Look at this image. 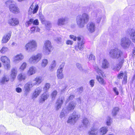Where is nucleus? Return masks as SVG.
Returning a JSON list of instances; mask_svg holds the SVG:
<instances>
[{"label":"nucleus","mask_w":135,"mask_h":135,"mask_svg":"<svg viewBox=\"0 0 135 135\" xmlns=\"http://www.w3.org/2000/svg\"><path fill=\"white\" fill-rule=\"evenodd\" d=\"M90 85L92 87H93L95 83L94 81V80H90L89 82Z\"/></svg>","instance_id":"obj_56"},{"label":"nucleus","mask_w":135,"mask_h":135,"mask_svg":"<svg viewBox=\"0 0 135 135\" xmlns=\"http://www.w3.org/2000/svg\"><path fill=\"white\" fill-rule=\"evenodd\" d=\"M76 66L81 71L82 70L81 66L80 64L77 63L76 64Z\"/></svg>","instance_id":"obj_54"},{"label":"nucleus","mask_w":135,"mask_h":135,"mask_svg":"<svg viewBox=\"0 0 135 135\" xmlns=\"http://www.w3.org/2000/svg\"><path fill=\"white\" fill-rule=\"evenodd\" d=\"M119 108L118 107H116L113 108L112 111L113 115L115 116L118 112Z\"/></svg>","instance_id":"obj_41"},{"label":"nucleus","mask_w":135,"mask_h":135,"mask_svg":"<svg viewBox=\"0 0 135 135\" xmlns=\"http://www.w3.org/2000/svg\"><path fill=\"white\" fill-rule=\"evenodd\" d=\"M77 100L79 103H80L81 102V100L80 98H78L77 99Z\"/></svg>","instance_id":"obj_61"},{"label":"nucleus","mask_w":135,"mask_h":135,"mask_svg":"<svg viewBox=\"0 0 135 135\" xmlns=\"http://www.w3.org/2000/svg\"><path fill=\"white\" fill-rule=\"evenodd\" d=\"M88 30L91 33L94 32L95 30V27L94 23L91 22L89 23L87 25Z\"/></svg>","instance_id":"obj_26"},{"label":"nucleus","mask_w":135,"mask_h":135,"mask_svg":"<svg viewBox=\"0 0 135 135\" xmlns=\"http://www.w3.org/2000/svg\"><path fill=\"white\" fill-rule=\"evenodd\" d=\"M37 47L36 42L32 40L27 44L25 46V49L28 52H31L35 51Z\"/></svg>","instance_id":"obj_5"},{"label":"nucleus","mask_w":135,"mask_h":135,"mask_svg":"<svg viewBox=\"0 0 135 135\" xmlns=\"http://www.w3.org/2000/svg\"><path fill=\"white\" fill-rule=\"evenodd\" d=\"M77 40L79 41L78 42V46H75V49L76 50H78V49L80 50H82L83 49V45L84 42L83 40H81V38L79 37H77Z\"/></svg>","instance_id":"obj_13"},{"label":"nucleus","mask_w":135,"mask_h":135,"mask_svg":"<svg viewBox=\"0 0 135 135\" xmlns=\"http://www.w3.org/2000/svg\"><path fill=\"white\" fill-rule=\"evenodd\" d=\"M45 25L46 26V29L49 30L51 27V24L49 22L46 21L45 23Z\"/></svg>","instance_id":"obj_45"},{"label":"nucleus","mask_w":135,"mask_h":135,"mask_svg":"<svg viewBox=\"0 0 135 135\" xmlns=\"http://www.w3.org/2000/svg\"><path fill=\"white\" fill-rule=\"evenodd\" d=\"M12 34L11 31H9L8 33L4 35L1 40V42L3 44L7 43L11 37Z\"/></svg>","instance_id":"obj_17"},{"label":"nucleus","mask_w":135,"mask_h":135,"mask_svg":"<svg viewBox=\"0 0 135 135\" xmlns=\"http://www.w3.org/2000/svg\"><path fill=\"white\" fill-rule=\"evenodd\" d=\"M109 56L113 59H117L118 60L123 58L122 51L117 48H114L110 50Z\"/></svg>","instance_id":"obj_2"},{"label":"nucleus","mask_w":135,"mask_h":135,"mask_svg":"<svg viewBox=\"0 0 135 135\" xmlns=\"http://www.w3.org/2000/svg\"><path fill=\"white\" fill-rule=\"evenodd\" d=\"M56 65V62L55 60H53L50 65V70L51 71H52L53 70L55 67Z\"/></svg>","instance_id":"obj_39"},{"label":"nucleus","mask_w":135,"mask_h":135,"mask_svg":"<svg viewBox=\"0 0 135 135\" xmlns=\"http://www.w3.org/2000/svg\"><path fill=\"white\" fill-rule=\"evenodd\" d=\"M79 128H80V129H81L83 128V126L82 125H80L79 126Z\"/></svg>","instance_id":"obj_63"},{"label":"nucleus","mask_w":135,"mask_h":135,"mask_svg":"<svg viewBox=\"0 0 135 135\" xmlns=\"http://www.w3.org/2000/svg\"><path fill=\"white\" fill-rule=\"evenodd\" d=\"M14 3V1L12 0H9L6 1L5 4L6 6L9 5V9L11 12L14 13H18L20 12L19 9Z\"/></svg>","instance_id":"obj_3"},{"label":"nucleus","mask_w":135,"mask_h":135,"mask_svg":"<svg viewBox=\"0 0 135 135\" xmlns=\"http://www.w3.org/2000/svg\"><path fill=\"white\" fill-rule=\"evenodd\" d=\"M50 87V84L49 83H46L43 88L44 91L47 92Z\"/></svg>","instance_id":"obj_40"},{"label":"nucleus","mask_w":135,"mask_h":135,"mask_svg":"<svg viewBox=\"0 0 135 135\" xmlns=\"http://www.w3.org/2000/svg\"><path fill=\"white\" fill-rule=\"evenodd\" d=\"M42 55L41 53L32 55L28 60V62L31 64H37L41 59Z\"/></svg>","instance_id":"obj_6"},{"label":"nucleus","mask_w":135,"mask_h":135,"mask_svg":"<svg viewBox=\"0 0 135 135\" xmlns=\"http://www.w3.org/2000/svg\"><path fill=\"white\" fill-rule=\"evenodd\" d=\"M36 71V68L33 66H32L29 68L27 72V74L28 75H31L35 74Z\"/></svg>","instance_id":"obj_28"},{"label":"nucleus","mask_w":135,"mask_h":135,"mask_svg":"<svg viewBox=\"0 0 135 135\" xmlns=\"http://www.w3.org/2000/svg\"><path fill=\"white\" fill-rule=\"evenodd\" d=\"M35 85V84L33 81H30L26 83L24 86L25 95L27 96L31 90L32 88Z\"/></svg>","instance_id":"obj_11"},{"label":"nucleus","mask_w":135,"mask_h":135,"mask_svg":"<svg viewBox=\"0 0 135 135\" xmlns=\"http://www.w3.org/2000/svg\"><path fill=\"white\" fill-rule=\"evenodd\" d=\"M68 19L66 17H64L59 18L58 20L57 24L58 25H64L67 22Z\"/></svg>","instance_id":"obj_22"},{"label":"nucleus","mask_w":135,"mask_h":135,"mask_svg":"<svg viewBox=\"0 0 135 135\" xmlns=\"http://www.w3.org/2000/svg\"><path fill=\"white\" fill-rule=\"evenodd\" d=\"M94 68L96 72L99 75H96V79L101 84H104L105 83L104 80L101 76H102V72L98 67L97 65H94Z\"/></svg>","instance_id":"obj_7"},{"label":"nucleus","mask_w":135,"mask_h":135,"mask_svg":"<svg viewBox=\"0 0 135 135\" xmlns=\"http://www.w3.org/2000/svg\"><path fill=\"white\" fill-rule=\"evenodd\" d=\"M109 66V63L106 59H104L102 62V67L103 68L106 69L108 68Z\"/></svg>","instance_id":"obj_32"},{"label":"nucleus","mask_w":135,"mask_h":135,"mask_svg":"<svg viewBox=\"0 0 135 135\" xmlns=\"http://www.w3.org/2000/svg\"><path fill=\"white\" fill-rule=\"evenodd\" d=\"M127 82V77L126 74L123 77V83L126 84Z\"/></svg>","instance_id":"obj_53"},{"label":"nucleus","mask_w":135,"mask_h":135,"mask_svg":"<svg viewBox=\"0 0 135 135\" xmlns=\"http://www.w3.org/2000/svg\"><path fill=\"white\" fill-rule=\"evenodd\" d=\"M74 97L73 95H70L69 98L67 99L66 101L68 102L70 100H72L74 98Z\"/></svg>","instance_id":"obj_55"},{"label":"nucleus","mask_w":135,"mask_h":135,"mask_svg":"<svg viewBox=\"0 0 135 135\" xmlns=\"http://www.w3.org/2000/svg\"><path fill=\"white\" fill-rule=\"evenodd\" d=\"M53 49L50 41L49 40H46L44 42L43 47V52L46 55L49 54Z\"/></svg>","instance_id":"obj_4"},{"label":"nucleus","mask_w":135,"mask_h":135,"mask_svg":"<svg viewBox=\"0 0 135 135\" xmlns=\"http://www.w3.org/2000/svg\"><path fill=\"white\" fill-rule=\"evenodd\" d=\"M18 19L16 18H12L9 19L8 21V23L11 26H15L19 24Z\"/></svg>","instance_id":"obj_16"},{"label":"nucleus","mask_w":135,"mask_h":135,"mask_svg":"<svg viewBox=\"0 0 135 135\" xmlns=\"http://www.w3.org/2000/svg\"><path fill=\"white\" fill-rule=\"evenodd\" d=\"M133 43L131 41L127 38L124 37L121 40L120 45L123 48H128Z\"/></svg>","instance_id":"obj_10"},{"label":"nucleus","mask_w":135,"mask_h":135,"mask_svg":"<svg viewBox=\"0 0 135 135\" xmlns=\"http://www.w3.org/2000/svg\"><path fill=\"white\" fill-rule=\"evenodd\" d=\"M38 8V5L33 3L29 9V12L30 13H33V14H34L36 13L37 12Z\"/></svg>","instance_id":"obj_19"},{"label":"nucleus","mask_w":135,"mask_h":135,"mask_svg":"<svg viewBox=\"0 0 135 135\" xmlns=\"http://www.w3.org/2000/svg\"><path fill=\"white\" fill-rule=\"evenodd\" d=\"M83 88L82 87H80L79 88V92L80 93H81V92L82 91V90H83Z\"/></svg>","instance_id":"obj_62"},{"label":"nucleus","mask_w":135,"mask_h":135,"mask_svg":"<svg viewBox=\"0 0 135 135\" xmlns=\"http://www.w3.org/2000/svg\"><path fill=\"white\" fill-rule=\"evenodd\" d=\"M66 43L67 45H72L73 43V42L71 40H68L66 41Z\"/></svg>","instance_id":"obj_57"},{"label":"nucleus","mask_w":135,"mask_h":135,"mask_svg":"<svg viewBox=\"0 0 135 135\" xmlns=\"http://www.w3.org/2000/svg\"><path fill=\"white\" fill-rule=\"evenodd\" d=\"M57 94V91L55 90H54L51 94V96L52 100H54L56 97Z\"/></svg>","instance_id":"obj_42"},{"label":"nucleus","mask_w":135,"mask_h":135,"mask_svg":"<svg viewBox=\"0 0 135 135\" xmlns=\"http://www.w3.org/2000/svg\"><path fill=\"white\" fill-rule=\"evenodd\" d=\"M16 91L18 93H20L22 91V89L20 87H17L16 89Z\"/></svg>","instance_id":"obj_49"},{"label":"nucleus","mask_w":135,"mask_h":135,"mask_svg":"<svg viewBox=\"0 0 135 135\" xmlns=\"http://www.w3.org/2000/svg\"><path fill=\"white\" fill-rule=\"evenodd\" d=\"M9 80V78L7 75L4 76L0 80V83L2 84H4Z\"/></svg>","instance_id":"obj_34"},{"label":"nucleus","mask_w":135,"mask_h":135,"mask_svg":"<svg viewBox=\"0 0 135 135\" xmlns=\"http://www.w3.org/2000/svg\"><path fill=\"white\" fill-rule=\"evenodd\" d=\"M95 59V57L93 54H91L89 56V60H94Z\"/></svg>","instance_id":"obj_47"},{"label":"nucleus","mask_w":135,"mask_h":135,"mask_svg":"<svg viewBox=\"0 0 135 135\" xmlns=\"http://www.w3.org/2000/svg\"><path fill=\"white\" fill-rule=\"evenodd\" d=\"M80 115L76 112L73 113L70 116L67 121L68 123L71 124H74L80 117Z\"/></svg>","instance_id":"obj_8"},{"label":"nucleus","mask_w":135,"mask_h":135,"mask_svg":"<svg viewBox=\"0 0 135 135\" xmlns=\"http://www.w3.org/2000/svg\"><path fill=\"white\" fill-rule=\"evenodd\" d=\"M27 66V64L25 62H23L19 68V70L20 72L23 71L26 69Z\"/></svg>","instance_id":"obj_35"},{"label":"nucleus","mask_w":135,"mask_h":135,"mask_svg":"<svg viewBox=\"0 0 135 135\" xmlns=\"http://www.w3.org/2000/svg\"><path fill=\"white\" fill-rule=\"evenodd\" d=\"M42 91V88L40 86L34 90L31 96V99L34 100L39 95Z\"/></svg>","instance_id":"obj_12"},{"label":"nucleus","mask_w":135,"mask_h":135,"mask_svg":"<svg viewBox=\"0 0 135 135\" xmlns=\"http://www.w3.org/2000/svg\"><path fill=\"white\" fill-rule=\"evenodd\" d=\"M111 123V120L110 117H108L107 118L106 123L107 126H109Z\"/></svg>","instance_id":"obj_46"},{"label":"nucleus","mask_w":135,"mask_h":135,"mask_svg":"<svg viewBox=\"0 0 135 135\" xmlns=\"http://www.w3.org/2000/svg\"><path fill=\"white\" fill-rule=\"evenodd\" d=\"M123 73H120L118 76V79H122L123 77Z\"/></svg>","instance_id":"obj_58"},{"label":"nucleus","mask_w":135,"mask_h":135,"mask_svg":"<svg viewBox=\"0 0 135 135\" xmlns=\"http://www.w3.org/2000/svg\"><path fill=\"white\" fill-rule=\"evenodd\" d=\"M65 65L64 63H62L60 66L57 70V76L59 79H61L63 78L64 76L62 74V69Z\"/></svg>","instance_id":"obj_14"},{"label":"nucleus","mask_w":135,"mask_h":135,"mask_svg":"<svg viewBox=\"0 0 135 135\" xmlns=\"http://www.w3.org/2000/svg\"><path fill=\"white\" fill-rule=\"evenodd\" d=\"M27 78L26 74L23 73H20L18 75V80L20 81L25 80Z\"/></svg>","instance_id":"obj_29"},{"label":"nucleus","mask_w":135,"mask_h":135,"mask_svg":"<svg viewBox=\"0 0 135 135\" xmlns=\"http://www.w3.org/2000/svg\"><path fill=\"white\" fill-rule=\"evenodd\" d=\"M43 80V77L41 76H38L33 80V81H35L33 82V83L35 84V85L37 84L38 85L41 83Z\"/></svg>","instance_id":"obj_31"},{"label":"nucleus","mask_w":135,"mask_h":135,"mask_svg":"<svg viewBox=\"0 0 135 135\" xmlns=\"http://www.w3.org/2000/svg\"><path fill=\"white\" fill-rule=\"evenodd\" d=\"M127 31L130 34V38L132 41L135 43V31L133 28L128 29Z\"/></svg>","instance_id":"obj_23"},{"label":"nucleus","mask_w":135,"mask_h":135,"mask_svg":"<svg viewBox=\"0 0 135 135\" xmlns=\"http://www.w3.org/2000/svg\"><path fill=\"white\" fill-rule=\"evenodd\" d=\"M36 30V31L39 32L40 30V28L37 26H35Z\"/></svg>","instance_id":"obj_59"},{"label":"nucleus","mask_w":135,"mask_h":135,"mask_svg":"<svg viewBox=\"0 0 135 135\" xmlns=\"http://www.w3.org/2000/svg\"><path fill=\"white\" fill-rule=\"evenodd\" d=\"M16 44V43L15 42H13L12 43V45L13 46H14Z\"/></svg>","instance_id":"obj_64"},{"label":"nucleus","mask_w":135,"mask_h":135,"mask_svg":"<svg viewBox=\"0 0 135 135\" xmlns=\"http://www.w3.org/2000/svg\"><path fill=\"white\" fill-rule=\"evenodd\" d=\"M108 131L107 127H103L98 130L99 135H104L107 133Z\"/></svg>","instance_id":"obj_27"},{"label":"nucleus","mask_w":135,"mask_h":135,"mask_svg":"<svg viewBox=\"0 0 135 135\" xmlns=\"http://www.w3.org/2000/svg\"><path fill=\"white\" fill-rule=\"evenodd\" d=\"M102 17V14L101 12H99L97 14L95 18V22L96 23H100Z\"/></svg>","instance_id":"obj_33"},{"label":"nucleus","mask_w":135,"mask_h":135,"mask_svg":"<svg viewBox=\"0 0 135 135\" xmlns=\"http://www.w3.org/2000/svg\"><path fill=\"white\" fill-rule=\"evenodd\" d=\"M69 113V112L65 109L64 108L62 109L60 115V117L62 118L65 116L67 115Z\"/></svg>","instance_id":"obj_36"},{"label":"nucleus","mask_w":135,"mask_h":135,"mask_svg":"<svg viewBox=\"0 0 135 135\" xmlns=\"http://www.w3.org/2000/svg\"><path fill=\"white\" fill-rule=\"evenodd\" d=\"M33 19L31 18L29 20V21H27L25 23V25L26 26L28 27L29 25L32 23L33 24Z\"/></svg>","instance_id":"obj_43"},{"label":"nucleus","mask_w":135,"mask_h":135,"mask_svg":"<svg viewBox=\"0 0 135 135\" xmlns=\"http://www.w3.org/2000/svg\"><path fill=\"white\" fill-rule=\"evenodd\" d=\"M76 105V104L75 102H71L69 103L67 108L65 109L67 111H68L69 113L70 111L73 110L74 109Z\"/></svg>","instance_id":"obj_25"},{"label":"nucleus","mask_w":135,"mask_h":135,"mask_svg":"<svg viewBox=\"0 0 135 135\" xmlns=\"http://www.w3.org/2000/svg\"><path fill=\"white\" fill-rule=\"evenodd\" d=\"M118 63L113 66V69L115 71H118L119 70L124 62V58H122L121 60H118Z\"/></svg>","instance_id":"obj_15"},{"label":"nucleus","mask_w":135,"mask_h":135,"mask_svg":"<svg viewBox=\"0 0 135 135\" xmlns=\"http://www.w3.org/2000/svg\"><path fill=\"white\" fill-rule=\"evenodd\" d=\"M82 122L84 126L85 127H86L89 124L88 120L86 117H84L82 120Z\"/></svg>","instance_id":"obj_38"},{"label":"nucleus","mask_w":135,"mask_h":135,"mask_svg":"<svg viewBox=\"0 0 135 135\" xmlns=\"http://www.w3.org/2000/svg\"><path fill=\"white\" fill-rule=\"evenodd\" d=\"M49 97V94L47 93L46 92H45L41 96L40 99L39 101V103H44Z\"/></svg>","instance_id":"obj_21"},{"label":"nucleus","mask_w":135,"mask_h":135,"mask_svg":"<svg viewBox=\"0 0 135 135\" xmlns=\"http://www.w3.org/2000/svg\"><path fill=\"white\" fill-rule=\"evenodd\" d=\"M1 61L3 63L5 69L7 70H9L11 68V62L9 58L6 56H1Z\"/></svg>","instance_id":"obj_9"},{"label":"nucleus","mask_w":135,"mask_h":135,"mask_svg":"<svg viewBox=\"0 0 135 135\" xmlns=\"http://www.w3.org/2000/svg\"><path fill=\"white\" fill-rule=\"evenodd\" d=\"M36 30L35 26H33L31 27L30 29L31 33H33L35 32Z\"/></svg>","instance_id":"obj_52"},{"label":"nucleus","mask_w":135,"mask_h":135,"mask_svg":"<svg viewBox=\"0 0 135 135\" xmlns=\"http://www.w3.org/2000/svg\"><path fill=\"white\" fill-rule=\"evenodd\" d=\"M64 98H59L57 99L55 106V108L56 110H59L61 108L63 102Z\"/></svg>","instance_id":"obj_18"},{"label":"nucleus","mask_w":135,"mask_h":135,"mask_svg":"<svg viewBox=\"0 0 135 135\" xmlns=\"http://www.w3.org/2000/svg\"><path fill=\"white\" fill-rule=\"evenodd\" d=\"M39 23L38 20L37 19H36L35 20L33 19V24L35 25H37L39 24Z\"/></svg>","instance_id":"obj_48"},{"label":"nucleus","mask_w":135,"mask_h":135,"mask_svg":"<svg viewBox=\"0 0 135 135\" xmlns=\"http://www.w3.org/2000/svg\"><path fill=\"white\" fill-rule=\"evenodd\" d=\"M8 50V48L5 46H3L0 50V52L2 54H4Z\"/></svg>","instance_id":"obj_44"},{"label":"nucleus","mask_w":135,"mask_h":135,"mask_svg":"<svg viewBox=\"0 0 135 135\" xmlns=\"http://www.w3.org/2000/svg\"><path fill=\"white\" fill-rule=\"evenodd\" d=\"M113 90L117 95H118L119 94V92L117 89L116 88H113Z\"/></svg>","instance_id":"obj_50"},{"label":"nucleus","mask_w":135,"mask_h":135,"mask_svg":"<svg viewBox=\"0 0 135 135\" xmlns=\"http://www.w3.org/2000/svg\"><path fill=\"white\" fill-rule=\"evenodd\" d=\"M88 134L89 135H99L98 130L93 127L88 132Z\"/></svg>","instance_id":"obj_30"},{"label":"nucleus","mask_w":135,"mask_h":135,"mask_svg":"<svg viewBox=\"0 0 135 135\" xmlns=\"http://www.w3.org/2000/svg\"><path fill=\"white\" fill-rule=\"evenodd\" d=\"M70 39H73L74 41H76L77 40V37L73 35H70Z\"/></svg>","instance_id":"obj_51"},{"label":"nucleus","mask_w":135,"mask_h":135,"mask_svg":"<svg viewBox=\"0 0 135 135\" xmlns=\"http://www.w3.org/2000/svg\"><path fill=\"white\" fill-rule=\"evenodd\" d=\"M55 40L56 41H60L61 40V38L60 37L58 38L57 39H55Z\"/></svg>","instance_id":"obj_60"},{"label":"nucleus","mask_w":135,"mask_h":135,"mask_svg":"<svg viewBox=\"0 0 135 135\" xmlns=\"http://www.w3.org/2000/svg\"><path fill=\"white\" fill-rule=\"evenodd\" d=\"M23 55L21 53L15 56L13 58V61L15 62H18L21 61L24 58Z\"/></svg>","instance_id":"obj_20"},{"label":"nucleus","mask_w":135,"mask_h":135,"mask_svg":"<svg viewBox=\"0 0 135 135\" xmlns=\"http://www.w3.org/2000/svg\"><path fill=\"white\" fill-rule=\"evenodd\" d=\"M48 63V60L46 59H44L42 60L41 65L42 67L45 68L47 65Z\"/></svg>","instance_id":"obj_37"},{"label":"nucleus","mask_w":135,"mask_h":135,"mask_svg":"<svg viewBox=\"0 0 135 135\" xmlns=\"http://www.w3.org/2000/svg\"><path fill=\"white\" fill-rule=\"evenodd\" d=\"M17 71V69L15 68H13L11 70L10 77L12 80H14L16 78Z\"/></svg>","instance_id":"obj_24"},{"label":"nucleus","mask_w":135,"mask_h":135,"mask_svg":"<svg viewBox=\"0 0 135 135\" xmlns=\"http://www.w3.org/2000/svg\"><path fill=\"white\" fill-rule=\"evenodd\" d=\"M89 18L88 15L86 13L77 16L76 21L78 26L80 28H83L85 24L88 21Z\"/></svg>","instance_id":"obj_1"}]
</instances>
